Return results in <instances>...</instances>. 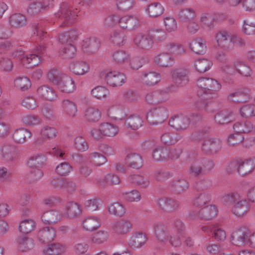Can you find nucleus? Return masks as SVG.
<instances>
[{"label": "nucleus", "instance_id": "9", "mask_svg": "<svg viewBox=\"0 0 255 255\" xmlns=\"http://www.w3.org/2000/svg\"><path fill=\"white\" fill-rule=\"evenodd\" d=\"M173 82L177 87H183L189 81L190 70L186 66H181L173 68L171 71Z\"/></svg>", "mask_w": 255, "mask_h": 255}, {"label": "nucleus", "instance_id": "64", "mask_svg": "<svg viewBox=\"0 0 255 255\" xmlns=\"http://www.w3.org/2000/svg\"><path fill=\"white\" fill-rule=\"evenodd\" d=\"M210 200V195L204 192L195 197L193 201V204L196 207H201L209 202Z\"/></svg>", "mask_w": 255, "mask_h": 255}, {"label": "nucleus", "instance_id": "21", "mask_svg": "<svg viewBox=\"0 0 255 255\" xmlns=\"http://www.w3.org/2000/svg\"><path fill=\"white\" fill-rule=\"evenodd\" d=\"M66 251V246L60 243H53L45 246L42 253L44 255H61Z\"/></svg>", "mask_w": 255, "mask_h": 255}, {"label": "nucleus", "instance_id": "26", "mask_svg": "<svg viewBox=\"0 0 255 255\" xmlns=\"http://www.w3.org/2000/svg\"><path fill=\"white\" fill-rule=\"evenodd\" d=\"M140 79L144 84L152 86L160 81V76L155 72H144L141 76Z\"/></svg>", "mask_w": 255, "mask_h": 255}, {"label": "nucleus", "instance_id": "46", "mask_svg": "<svg viewBox=\"0 0 255 255\" xmlns=\"http://www.w3.org/2000/svg\"><path fill=\"white\" fill-rule=\"evenodd\" d=\"M131 226L127 221L121 220L116 222L113 226L114 231L119 234H126L129 232Z\"/></svg>", "mask_w": 255, "mask_h": 255}, {"label": "nucleus", "instance_id": "27", "mask_svg": "<svg viewBox=\"0 0 255 255\" xmlns=\"http://www.w3.org/2000/svg\"><path fill=\"white\" fill-rule=\"evenodd\" d=\"M61 218V214L56 210L45 211L41 215V219L45 224H56Z\"/></svg>", "mask_w": 255, "mask_h": 255}, {"label": "nucleus", "instance_id": "23", "mask_svg": "<svg viewBox=\"0 0 255 255\" xmlns=\"http://www.w3.org/2000/svg\"><path fill=\"white\" fill-rule=\"evenodd\" d=\"M56 232L52 227H45L40 229L37 233V238L42 243H48L54 240Z\"/></svg>", "mask_w": 255, "mask_h": 255}, {"label": "nucleus", "instance_id": "62", "mask_svg": "<svg viewBox=\"0 0 255 255\" xmlns=\"http://www.w3.org/2000/svg\"><path fill=\"white\" fill-rule=\"evenodd\" d=\"M109 115L116 120H122L125 115L124 109L122 106H116L110 109Z\"/></svg>", "mask_w": 255, "mask_h": 255}, {"label": "nucleus", "instance_id": "28", "mask_svg": "<svg viewBox=\"0 0 255 255\" xmlns=\"http://www.w3.org/2000/svg\"><path fill=\"white\" fill-rule=\"evenodd\" d=\"M46 161L45 155L35 154L29 157L27 163L30 168H42L45 165Z\"/></svg>", "mask_w": 255, "mask_h": 255}, {"label": "nucleus", "instance_id": "18", "mask_svg": "<svg viewBox=\"0 0 255 255\" xmlns=\"http://www.w3.org/2000/svg\"><path fill=\"white\" fill-rule=\"evenodd\" d=\"M170 91L158 90L147 93L145 97L146 102L150 104H156L165 101L167 99V93Z\"/></svg>", "mask_w": 255, "mask_h": 255}, {"label": "nucleus", "instance_id": "12", "mask_svg": "<svg viewBox=\"0 0 255 255\" xmlns=\"http://www.w3.org/2000/svg\"><path fill=\"white\" fill-rule=\"evenodd\" d=\"M232 34V32L227 31H221L217 33L215 39L218 46L226 51L233 50V44L231 42Z\"/></svg>", "mask_w": 255, "mask_h": 255}, {"label": "nucleus", "instance_id": "57", "mask_svg": "<svg viewBox=\"0 0 255 255\" xmlns=\"http://www.w3.org/2000/svg\"><path fill=\"white\" fill-rule=\"evenodd\" d=\"M235 68L236 70L241 75L247 77L251 75L252 70L250 67L239 60L235 61Z\"/></svg>", "mask_w": 255, "mask_h": 255}, {"label": "nucleus", "instance_id": "4", "mask_svg": "<svg viewBox=\"0 0 255 255\" xmlns=\"http://www.w3.org/2000/svg\"><path fill=\"white\" fill-rule=\"evenodd\" d=\"M44 45H40L35 50L34 53L25 55L22 50H17V64L27 68H31L38 65L41 62L39 54L43 53Z\"/></svg>", "mask_w": 255, "mask_h": 255}, {"label": "nucleus", "instance_id": "54", "mask_svg": "<svg viewBox=\"0 0 255 255\" xmlns=\"http://www.w3.org/2000/svg\"><path fill=\"white\" fill-rule=\"evenodd\" d=\"M181 138V136L175 132H165L161 136V141L166 144H173L176 143Z\"/></svg>", "mask_w": 255, "mask_h": 255}, {"label": "nucleus", "instance_id": "15", "mask_svg": "<svg viewBox=\"0 0 255 255\" xmlns=\"http://www.w3.org/2000/svg\"><path fill=\"white\" fill-rule=\"evenodd\" d=\"M100 46L99 40L95 37H92L85 38L83 40L82 48L84 52L93 54L98 51Z\"/></svg>", "mask_w": 255, "mask_h": 255}, {"label": "nucleus", "instance_id": "38", "mask_svg": "<svg viewBox=\"0 0 255 255\" xmlns=\"http://www.w3.org/2000/svg\"><path fill=\"white\" fill-rule=\"evenodd\" d=\"M76 49L72 43L64 45L59 51V55L63 59H71L75 54Z\"/></svg>", "mask_w": 255, "mask_h": 255}, {"label": "nucleus", "instance_id": "63", "mask_svg": "<svg viewBox=\"0 0 255 255\" xmlns=\"http://www.w3.org/2000/svg\"><path fill=\"white\" fill-rule=\"evenodd\" d=\"M108 209L111 214L119 216H122L125 213V209L124 206L119 202L111 204Z\"/></svg>", "mask_w": 255, "mask_h": 255}, {"label": "nucleus", "instance_id": "14", "mask_svg": "<svg viewBox=\"0 0 255 255\" xmlns=\"http://www.w3.org/2000/svg\"><path fill=\"white\" fill-rule=\"evenodd\" d=\"M190 124V119L187 117L177 115L172 117L169 121V125L177 130L184 131Z\"/></svg>", "mask_w": 255, "mask_h": 255}, {"label": "nucleus", "instance_id": "61", "mask_svg": "<svg viewBox=\"0 0 255 255\" xmlns=\"http://www.w3.org/2000/svg\"><path fill=\"white\" fill-rule=\"evenodd\" d=\"M242 117L245 118H251L255 117V105L249 104L242 107L240 110Z\"/></svg>", "mask_w": 255, "mask_h": 255}, {"label": "nucleus", "instance_id": "60", "mask_svg": "<svg viewBox=\"0 0 255 255\" xmlns=\"http://www.w3.org/2000/svg\"><path fill=\"white\" fill-rule=\"evenodd\" d=\"M229 99L235 103H244L247 102L249 98L247 94L237 91L231 94L229 96Z\"/></svg>", "mask_w": 255, "mask_h": 255}, {"label": "nucleus", "instance_id": "55", "mask_svg": "<svg viewBox=\"0 0 255 255\" xmlns=\"http://www.w3.org/2000/svg\"><path fill=\"white\" fill-rule=\"evenodd\" d=\"M212 65V62L207 59H199L195 62V67L199 72L204 73L209 70Z\"/></svg>", "mask_w": 255, "mask_h": 255}, {"label": "nucleus", "instance_id": "16", "mask_svg": "<svg viewBox=\"0 0 255 255\" xmlns=\"http://www.w3.org/2000/svg\"><path fill=\"white\" fill-rule=\"evenodd\" d=\"M150 37L148 33H138L133 39V43L139 49L149 50L152 48L153 45V42L151 40Z\"/></svg>", "mask_w": 255, "mask_h": 255}, {"label": "nucleus", "instance_id": "48", "mask_svg": "<svg viewBox=\"0 0 255 255\" xmlns=\"http://www.w3.org/2000/svg\"><path fill=\"white\" fill-rule=\"evenodd\" d=\"M129 180L141 188H145L150 184L149 179L139 174L131 175L129 177Z\"/></svg>", "mask_w": 255, "mask_h": 255}, {"label": "nucleus", "instance_id": "17", "mask_svg": "<svg viewBox=\"0 0 255 255\" xmlns=\"http://www.w3.org/2000/svg\"><path fill=\"white\" fill-rule=\"evenodd\" d=\"M36 95L42 99L53 101L57 97L56 91L48 85H41L36 90Z\"/></svg>", "mask_w": 255, "mask_h": 255}, {"label": "nucleus", "instance_id": "2", "mask_svg": "<svg viewBox=\"0 0 255 255\" xmlns=\"http://www.w3.org/2000/svg\"><path fill=\"white\" fill-rule=\"evenodd\" d=\"M222 200L224 205L231 207L232 212L238 216L247 213L250 209L248 201L237 192L229 193L225 195Z\"/></svg>", "mask_w": 255, "mask_h": 255}, {"label": "nucleus", "instance_id": "36", "mask_svg": "<svg viewBox=\"0 0 255 255\" xmlns=\"http://www.w3.org/2000/svg\"><path fill=\"white\" fill-rule=\"evenodd\" d=\"M233 120V113L227 110H223L215 116V120L219 125L228 124Z\"/></svg>", "mask_w": 255, "mask_h": 255}, {"label": "nucleus", "instance_id": "59", "mask_svg": "<svg viewBox=\"0 0 255 255\" xmlns=\"http://www.w3.org/2000/svg\"><path fill=\"white\" fill-rule=\"evenodd\" d=\"M34 228L35 222L31 219H26L20 223L19 230L23 234H28L32 231Z\"/></svg>", "mask_w": 255, "mask_h": 255}, {"label": "nucleus", "instance_id": "47", "mask_svg": "<svg viewBox=\"0 0 255 255\" xmlns=\"http://www.w3.org/2000/svg\"><path fill=\"white\" fill-rule=\"evenodd\" d=\"M101 130L104 136H114L119 132L118 127L114 124L109 123L101 124Z\"/></svg>", "mask_w": 255, "mask_h": 255}, {"label": "nucleus", "instance_id": "30", "mask_svg": "<svg viewBox=\"0 0 255 255\" xmlns=\"http://www.w3.org/2000/svg\"><path fill=\"white\" fill-rule=\"evenodd\" d=\"M232 243L237 246L248 245V239L245 232L241 229L234 231L232 235Z\"/></svg>", "mask_w": 255, "mask_h": 255}, {"label": "nucleus", "instance_id": "39", "mask_svg": "<svg viewBox=\"0 0 255 255\" xmlns=\"http://www.w3.org/2000/svg\"><path fill=\"white\" fill-rule=\"evenodd\" d=\"M128 165L135 169H139L143 165V160L141 156L136 153L128 154L126 158Z\"/></svg>", "mask_w": 255, "mask_h": 255}, {"label": "nucleus", "instance_id": "24", "mask_svg": "<svg viewBox=\"0 0 255 255\" xmlns=\"http://www.w3.org/2000/svg\"><path fill=\"white\" fill-rule=\"evenodd\" d=\"M71 71L77 75H84L88 72L90 67L89 64L83 61H77L70 65Z\"/></svg>", "mask_w": 255, "mask_h": 255}, {"label": "nucleus", "instance_id": "7", "mask_svg": "<svg viewBox=\"0 0 255 255\" xmlns=\"http://www.w3.org/2000/svg\"><path fill=\"white\" fill-rule=\"evenodd\" d=\"M100 76L108 85L112 87L122 86L126 79L124 73L117 71H102Z\"/></svg>", "mask_w": 255, "mask_h": 255}, {"label": "nucleus", "instance_id": "52", "mask_svg": "<svg viewBox=\"0 0 255 255\" xmlns=\"http://www.w3.org/2000/svg\"><path fill=\"white\" fill-rule=\"evenodd\" d=\"M195 11L191 8H185L180 9L176 13V16L181 21H186L193 18L195 16Z\"/></svg>", "mask_w": 255, "mask_h": 255}, {"label": "nucleus", "instance_id": "41", "mask_svg": "<svg viewBox=\"0 0 255 255\" xmlns=\"http://www.w3.org/2000/svg\"><path fill=\"white\" fill-rule=\"evenodd\" d=\"M62 107L64 113L70 117H74L77 113L76 105L69 100H64L62 103Z\"/></svg>", "mask_w": 255, "mask_h": 255}, {"label": "nucleus", "instance_id": "13", "mask_svg": "<svg viewBox=\"0 0 255 255\" xmlns=\"http://www.w3.org/2000/svg\"><path fill=\"white\" fill-rule=\"evenodd\" d=\"M141 19L140 16L126 15L121 18L119 17L118 23L123 28L132 30L139 25Z\"/></svg>", "mask_w": 255, "mask_h": 255}, {"label": "nucleus", "instance_id": "20", "mask_svg": "<svg viewBox=\"0 0 255 255\" xmlns=\"http://www.w3.org/2000/svg\"><path fill=\"white\" fill-rule=\"evenodd\" d=\"M189 186V182L182 176L178 177L173 180L170 184V188L172 191L177 194L186 191Z\"/></svg>", "mask_w": 255, "mask_h": 255}, {"label": "nucleus", "instance_id": "58", "mask_svg": "<svg viewBox=\"0 0 255 255\" xmlns=\"http://www.w3.org/2000/svg\"><path fill=\"white\" fill-rule=\"evenodd\" d=\"M164 26L167 32H172L177 29V23L176 19L172 16H166L164 18Z\"/></svg>", "mask_w": 255, "mask_h": 255}, {"label": "nucleus", "instance_id": "37", "mask_svg": "<svg viewBox=\"0 0 255 255\" xmlns=\"http://www.w3.org/2000/svg\"><path fill=\"white\" fill-rule=\"evenodd\" d=\"M16 156V147L14 145H5L1 149V160L8 162L12 161Z\"/></svg>", "mask_w": 255, "mask_h": 255}, {"label": "nucleus", "instance_id": "34", "mask_svg": "<svg viewBox=\"0 0 255 255\" xmlns=\"http://www.w3.org/2000/svg\"><path fill=\"white\" fill-rule=\"evenodd\" d=\"M34 245V241L31 238L25 236L19 237L17 241V250L25 252L32 249Z\"/></svg>", "mask_w": 255, "mask_h": 255}, {"label": "nucleus", "instance_id": "10", "mask_svg": "<svg viewBox=\"0 0 255 255\" xmlns=\"http://www.w3.org/2000/svg\"><path fill=\"white\" fill-rule=\"evenodd\" d=\"M157 205L162 210L173 213L181 209V205L179 201L171 197H164L157 200Z\"/></svg>", "mask_w": 255, "mask_h": 255}, {"label": "nucleus", "instance_id": "44", "mask_svg": "<svg viewBox=\"0 0 255 255\" xmlns=\"http://www.w3.org/2000/svg\"><path fill=\"white\" fill-rule=\"evenodd\" d=\"M126 40V36L125 34L121 30H115L111 34L110 41L116 45H123Z\"/></svg>", "mask_w": 255, "mask_h": 255}, {"label": "nucleus", "instance_id": "25", "mask_svg": "<svg viewBox=\"0 0 255 255\" xmlns=\"http://www.w3.org/2000/svg\"><path fill=\"white\" fill-rule=\"evenodd\" d=\"M58 89L63 92L72 93L75 90L74 81L69 76L65 75L57 86Z\"/></svg>", "mask_w": 255, "mask_h": 255}, {"label": "nucleus", "instance_id": "50", "mask_svg": "<svg viewBox=\"0 0 255 255\" xmlns=\"http://www.w3.org/2000/svg\"><path fill=\"white\" fill-rule=\"evenodd\" d=\"M65 75L57 69H52L47 73V77L50 82L58 86Z\"/></svg>", "mask_w": 255, "mask_h": 255}, {"label": "nucleus", "instance_id": "33", "mask_svg": "<svg viewBox=\"0 0 255 255\" xmlns=\"http://www.w3.org/2000/svg\"><path fill=\"white\" fill-rule=\"evenodd\" d=\"M84 117L89 122H97L99 121L101 118V112L98 108L93 107H89L85 111Z\"/></svg>", "mask_w": 255, "mask_h": 255}, {"label": "nucleus", "instance_id": "29", "mask_svg": "<svg viewBox=\"0 0 255 255\" xmlns=\"http://www.w3.org/2000/svg\"><path fill=\"white\" fill-rule=\"evenodd\" d=\"M217 212L218 210L215 206H208L199 211V217L205 220H212L217 216Z\"/></svg>", "mask_w": 255, "mask_h": 255}, {"label": "nucleus", "instance_id": "6", "mask_svg": "<svg viewBox=\"0 0 255 255\" xmlns=\"http://www.w3.org/2000/svg\"><path fill=\"white\" fill-rule=\"evenodd\" d=\"M77 9H74L67 2H63L58 12L55 14L58 18L59 27L70 25L73 24L77 16Z\"/></svg>", "mask_w": 255, "mask_h": 255}, {"label": "nucleus", "instance_id": "31", "mask_svg": "<svg viewBox=\"0 0 255 255\" xmlns=\"http://www.w3.org/2000/svg\"><path fill=\"white\" fill-rule=\"evenodd\" d=\"M82 213L80 205L74 202H68L65 207V215L70 218L77 217Z\"/></svg>", "mask_w": 255, "mask_h": 255}, {"label": "nucleus", "instance_id": "49", "mask_svg": "<svg viewBox=\"0 0 255 255\" xmlns=\"http://www.w3.org/2000/svg\"><path fill=\"white\" fill-rule=\"evenodd\" d=\"M92 95L98 100L107 99L110 95V91L105 86H98L91 90Z\"/></svg>", "mask_w": 255, "mask_h": 255}, {"label": "nucleus", "instance_id": "42", "mask_svg": "<svg viewBox=\"0 0 255 255\" xmlns=\"http://www.w3.org/2000/svg\"><path fill=\"white\" fill-rule=\"evenodd\" d=\"M155 62L162 67L171 66L174 63V59L168 53H161L154 58Z\"/></svg>", "mask_w": 255, "mask_h": 255}, {"label": "nucleus", "instance_id": "11", "mask_svg": "<svg viewBox=\"0 0 255 255\" xmlns=\"http://www.w3.org/2000/svg\"><path fill=\"white\" fill-rule=\"evenodd\" d=\"M222 147V141L213 137L206 138L202 144V149L207 154H217L221 149Z\"/></svg>", "mask_w": 255, "mask_h": 255}, {"label": "nucleus", "instance_id": "53", "mask_svg": "<svg viewBox=\"0 0 255 255\" xmlns=\"http://www.w3.org/2000/svg\"><path fill=\"white\" fill-rule=\"evenodd\" d=\"M165 47L169 52L174 55H180L185 52L183 45L177 43L170 42L167 43Z\"/></svg>", "mask_w": 255, "mask_h": 255}, {"label": "nucleus", "instance_id": "35", "mask_svg": "<svg viewBox=\"0 0 255 255\" xmlns=\"http://www.w3.org/2000/svg\"><path fill=\"white\" fill-rule=\"evenodd\" d=\"M192 51L197 54H202L206 52V44L201 38L195 39L189 44Z\"/></svg>", "mask_w": 255, "mask_h": 255}, {"label": "nucleus", "instance_id": "3", "mask_svg": "<svg viewBox=\"0 0 255 255\" xmlns=\"http://www.w3.org/2000/svg\"><path fill=\"white\" fill-rule=\"evenodd\" d=\"M154 235L157 240L161 243L169 242L173 247H177L181 245V240L179 234L171 233L167 226L161 222L155 223L153 225Z\"/></svg>", "mask_w": 255, "mask_h": 255}, {"label": "nucleus", "instance_id": "32", "mask_svg": "<svg viewBox=\"0 0 255 255\" xmlns=\"http://www.w3.org/2000/svg\"><path fill=\"white\" fill-rule=\"evenodd\" d=\"M101 220L96 216H90L86 218L83 221V228L88 231H93L101 226Z\"/></svg>", "mask_w": 255, "mask_h": 255}, {"label": "nucleus", "instance_id": "8", "mask_svg": "<svg viewBox=\"0 0 255 255\" xmlns=\"http://www.w3.org/2000/svg\"><path fill=\"white\" fill-rule=\"evenodd\" d=\"M167 109L163 106H158L150 109L146 114V119L152 125L163 123L167 118Z\"/></svg>", "mask_w": 255, "mask_h": 255}, {"label": "nucleus", "instance_id": "51", "mask_svg": "<svg viewBox=\"0 0 255 255\" xmlns=\"http://www.w3.org/2000/svg\"><path fill=\"white\" fill-rule=\"evenodd\" d=\"M148 34L151 36L150 39L153 42H162L166 39V34L161 28H152Z\"/></svg>", "mask_w": 255, "mask_h": 255}, {"label": "nucleus", "instance_id": "43", "mask_svg": "<svg viewBox=\"0 0 255 255\" xmlns=\"http://www.w3.org/2000/svg\"><path fill=\"white\" fill-rule=\"evenodd\" d=\"M164 8L159 2H153L148 5L146 11L150 17H156L161 15L164 12Z\"/></svg>", "mask_w": 255, "mask_h": 255}, {"label": "nucleus", "instance_id": "45", "mask_svg": "<svg viewBox=\"0 0 255 255\" xmlns=\"http://www.w3.org/2000/svg\"><path fill=\"white\" fill-rule=\"evenodd\" d=\"M130 57L128 52L124 50L116 51L113 54L112 59L117 65H122L128 61Z\"/></svg>", "mask_w": 255, "mask_h": 255}, {"label": "nucleus", "instance_id": "56", "mask_svg": "<svg viewBox=\"0 0 255 255\" xmlns=\"http://www.w3.org/2000/svg\"><path fill=\"white\" fill-rule=\"evenodd\" d=\"M88 155L90 162L97 166H101L107 161L104 155L97 152L90 153Z\"/></svg>", "mask_w": 255, "mask_h": 255}, {"label": "nucleus", "instance_id": "22", "mask_svg": "<svg viewBox=\"0 0 255 255\" xmlns=\"http://www.w3.org/2000/svg\"><path fill=\"white\" fill-rule=\"evenodd\" d=\"M147 242V237L142 233H136L132 235L128 241L129 246L133 249H139L142 247Z\"/></svg>", "mask_w": 255, "mask_h": 255}, {"label": "nucleus", "instance_id": "1", "mask_svg": "<svg viewBox=\"0 0 255 255\" xmlns=\"http://www.w3.org/2000/svg\"><path fill=\"white\" fill-rule=\"evenodd\" d=\"M197 94L199 97L205 98L216 99L218 97V92L222 86L218 81L208 77H201L196 82Z\"/></svg>", "mask_w": 255, "mask_h": 255}, {"label": "nucleus", "instance_id": "5", "mask_svg": "<svg viewBox=\"0 0 255 255\" xmlns=\"http://www.w3.org/2000/svg\"><path fill=\"white\" fill-rule=\"evenodd\" d=\"M255 169L254 158H238L231 162L227 167L228 172L237 171L242 176L251 173Z\"/></svg>", "mask_w": 255, "mask_h": 255}, {"label": "nucleus", "instance_id": "19", "mask_svg": "<svg viewBox=\"0 0 255 255\" xmlns=\"http://www.w3.org/2000/svg\"><path fill=\"white\" fill-rule=\"evenodd\" d=\"M178 154L173 155L172 152L167 147L160 146L155 149L152 152V157L155 161H159L170 157L172 159L177 158Z\"/></svg>", "mask_w": 255, "mask_h": 255}, {"label": "nucleus", "instance_id": "40", "mask_svg": "<svg viewBox=\"0 0 255 255\" xmlns=\"http://www.w3.org/2000/svg\"><path fill=\"white\" fill-rule=\"evenodd\" d=\"M143 123L142 118L136 115H130L125 121L126 126L134 130H136L141 127Z\"/></svg>", "mask_w": 255, "mask_h": 255}]
</instances>
